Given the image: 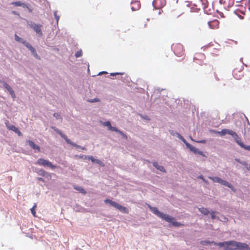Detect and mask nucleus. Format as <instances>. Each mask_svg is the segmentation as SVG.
Instances as JSON below:
<instances>
[{
  "label": "nucleus",
  "mask_w": 250,
  "mask_h": 250,
  "mask_svg": "<svg viewBox=\"0 0 250 250\" xmlns=\"http://www.w3.org/2000/svg\"><path fill=\"white\" fill-rule=\"evenodd\" d=\"M250 250L249 246L246 243L238 242L235 241H227L225 250Z\"/></svg>",
  "instance_id": "obj_1"
},
{
  "label": "nucleus",
  "mask_w": 250,
  "mask_h": 250,
  "mask_svg": "<svg viewBox=\"0 0 250 250\" xmlns=\"http://www.w3.org/2000/svg\"><path fill=\"white\" fill-rule=\"evenodd\" d=\"M147 207L154 214L159 218L168 222L171 221L172 219L168 215L160 212L156 207H152L150 205H148Z\"/></svg>",
  "instance_id": "obj_2"
},
{
  "label": "nucleus",
  "mask_w": 250,
  "mask_h": 250,
  "mask_svg": "<svg viewBox=\"0 0 250 250\" xmlns=\"http://www.w3.org/2000/svg\"><path fill=\"white\" fill-rule=\"evenodd\" d=\"M216 133H217L219 134L221 136H225L226 134H229L234 138L235 141L237 140V138H239V136L237 135V134L233 131V130L231 129H223L220 131H214Z\"/></svg>",
  "instance_id": "obj_3"
},
{
  "label": "nucleus",
  "mask_w": 250,
  "mask_h": 250,
  "mask_svg": "<svg viewBox=\"0 0 250 250\" xmlns=\"http://www.w3.org/2000/svg\"><path fill=\"white\" fill-rule=\"evenodd\" d=\"M36 164L40 166L49 167L51 169H55L57 167L56 166L53 165L48 160L42 158L39 159Z\"/></svg>",
  "instance_id": "obj_4"
},
{
  "label": "nucleus",
  "mask_w": 250,
  "mask_h": 250,
  "mask_svg": "<svg viewBox=\"0 0 250 250\" xmlns=\"http://www.w3.org/2000/svg\"><path fill=\"white\" fill-rule=\"evenodd\" d=\"M54 130L56 132H57L58 134H59L61 135V136L62 138H63L65 140V141L67 142V143H68V144H70V145L75 146L76 148H81L82 149H85L84 147H82L80 146H79V145H77V144H76L75 143H73L70 139H69L67 138V137L65 135L63 134L61 132V131H60L58 129L54 128Z\"/></svg>",
  "instance_id": "obj_5"
},
{
  "label": "nucleus",
  "mask_w": 250,
  "mask_h": 250,
  "mask_svg": "<svg viewBox=\"0 0 250 250\" xmlns=\"http://www.w3.org/2000/svg\"><path fill=\"white\" fill-rule=\"evenodd\" d=\"M28 24L30 27L36 32V34H38L39 36H42V25L36 24L33 22H28Z\"/></svg>",
  "instance_id": "obj_6"
},
{
  "label": "nucleus",
  "mask_w": 250,
  "mask_h": 250,
  "mask_svg": "<svg viewBox=\"0 0 250 250\" xmlns=\"http://www.w3.org/2000/svg\"><path fill=\"white\" fill-rule=\"evenodd\" d=\"M184 142L186 144L187 147L194 153L199 154L204 157L206 156L204 154L203 152L200 151L198 148H196L195 147L190 145V144L186 143L185 141Z\"/></svg>",
  "instance_id": "obj_7"
},
{
  "label": "nucleus",
  "mask_w": 250,
  "mask_h": 250,
  "mask_svg": "<svg viewBox=\"0 0 250 250\" xmlns=\"http://www.w3.org/2000/svg\"><path fill=\"white\" fill-rule=\"evenodd\" d=\"M174 52L175 54L179 57L182 56L184 54L183 46L181 44H177L174 46Z\"/></svg>",
  "instance_id": "obj_8"
},
{
  "label": "nucleus",
  "mask_w": 250,
  "mask_h": 250,
  "mask_svg": "<svg viewBox=\"0 0 250 250\" xmlns=\"http://www.w3.org/2000/svg\"><path fill=\"white\" fill-rule=\"evenodd\" d=\"M220 2L226 8L232 6L234 3V0H220Z\"/></svg>",
  "instance_id": "obj_9"
},
{
  "label": "nucleus",
  "mask_w": 250,
  "mask_h": 250,
  "mask_svg": "<svg viewBox=\"0 0 250 250\" xmlns=\"http://www.w3.org/2000/svg\"><path fill=\"white\" fill-rule=\"evenodd\" d=\"M6 125L7 128L9 130L13 131L16 133H17L19 136H22V133L15 126L12 125L7 124H6Z\"/></svg>",
  "instance_id": "obj_10"
},
{
  "label": "nucleus",
  "mask_w": 250,
  "mask_h": 250,
  "mask_svg": "<svg viewBox=\"0 0 250 250\" xmlns=\"http://www.w3.org/2000/svg\"><path fill=\"white\" fill-rule=\"evenodd\" d=\"M208 25L211 29H216L219 28V22L217 20H214L208 22Z\"/></svg>",
  "instance_id": "obj_11"
},
{
  "label": "nucleus",
  "mask_w": 250,
  "mask_h": 250,
  "mask_svg": "<svg viewBox=\"0 0 250 250\" xmlns=\"http://www.w3.org/2000/svg\"><path fill=\"white\" fill-rule=\"evenodd\" d=\"M141 7L140 2L138 0L132 1L131 3V8L132 11H136Z\"/></svg>",
  "instance_id": "obj_12"
},
{
  "label": "nucleus",
  "mask_w": 250,
  "mask_h": 250,
  "mask_svg": "<svg viewBox=\"0 0 250 250\" xmlns=\"http://www.w3.org/2000/svg\"><path fill=\"white\" fill-rule=\"evenodd\" d=\"M3 86L9 92L12 98L15 99L16 98V95L14 91L13 90L11 87L9 85H8L6 83H3Z\"/></svg>",
  "instance_id": "obj_13"
},
{
  "label": "nucleus",
  "mask_w": 250,
  "mask_h": 250,
  "mask_svg": "<svg viewBox=\"0 0 250 250\" xmlns=\"http://www.w3.org/2000/svg\"><path fill=\"white\" fill-rule=\"evenodd\" d=\"M103 125L104 126H107L108 127V129L112 131H118V129L116 127L112 126L110 122L107 121L103 123Z\"/></svg>",
  "instance_id": "obj_14"
},
{
  "label": "nucleus",
  "mask_w": 250,
  "mask_h": 250,
  "mask_svg": "<svg viewBox=\"0 0 250 250\" xmlns=\"http://www.w3.org/2000/svg\"><path fill=\"white\" fill-rule=\"evenodd\" d=\"M28 143L29 146L33 149L37 150L38 151H40V147L39 146L36 145L32 141L27 140L26 141Z\"/></svg>",
  "instance_id": "obj_15"
},
{
  "label": "nucleus",
  "mask_w": 250,
  "mask_h": 250,
  "mask_svg": "<svg viewBox=\"0 0 250 250\" xmlns=\"http://www.w3.org/2000/svg\"><path fill=\"white\" fill-rule=\"evenodd\" d=\"M115 208L119 209L120 211L125 213H128V210L127 208L124 206H121L119 204L117 203Z\"/></svg>",
  "instance_id": "obj_16"
},
{
  "label": "nucleus",
  "mask_w": 250,
  "mask_h": 250,
  "mask_svg": "<svg viewBox=\"0 0 250 250\" xmlns=\"http://www.w3.org/2000/svg\"><path fill=\"white\" fill-rule=\"evenodd\" d=\"M12 4L16 6H21L23 8H27L30 11H31L30 9H29L28 6V5L24 3L21 2V1H16L13 2Z\"/></svg>",
  "instance_id": "obj_17"
},
{
  "label": "nucleus",
  "mask_w": 250,
  "mask_h": 250,
  "mask_svg": "<svg viewBox=\"0 0 250 250\" xmlns=\"http://www.w3.org/2000/svg\"><path fill=\"white\" fill-rule=\"evenodd\" d=\"M241 147L244 148L246 150L250 151V146H247L244 145L242 142L240 141L239 138H237L235 141Z\"/></svg>",
  "instance_id": "obj_18"
},
{
  "label": "nucleus",
  "mask_w": 250,
  "mask_h": 250,
  "mask_svg": "<svg viewBox=\"0 0 250 250\" xmlns=\"http://www.w3.org/2000/svg\"><path fill=\"white\" fill-rule=\"evenodd\" d=\"M199 3L201 4V8L204 10H206L208 6V2L207 0H200L199 1Z\"/></svg>",
  "instance_id": "obj_19"
},
{
  "label": "nucleus",
  "mask_w": 250,
  "mask_h": 250,
  "mask_svg": "<svg viewBox=\"0 0 250 250\" xmlns=\"http://www.w3.org/2000/svg\"><path fill=\"white\" fill-rule=\"evenodd\" d=\"M88 159L90 160L93 163H96L102 166H104V164L103 163L102 161H101L99 159H95L93 156L89 157Z\"/></svg>",
  "instance_id": "obj_20"
},
{
  "label": "nucleus",
  "mask_w": 250,
  "mask_h": 250,
  "mask_svg": "<svg viewBox=\"0 0 250 250\" xmlns=\"http://www.w3.org/2000/svg\"><path fill=\"white\" fill-rule=\"evenodd\" d=\"M237 71L236 70H234L233 71V75L235 79L239 80L243 76V75L242 71L238 72L239 73V75H237Z\"/></svg>",
  "instance_id": "obj_21"
},
{
  "label": "nucleus",
  "mask_w": 250,
  "mask_h": 250,
  "mask_svg": "<svg viewBox=\"0 0 250 250\" xmlns=\"http://www.w3.org/2000/svg\"><path fill=\"white\" fill-rule=\"evenodd\" d=\"M220 184H221L222 185H224V186L229 187V188H231L232 190L233 189V187L232 185L229 183L227 181L223 180L222 179L221 180V182H220Z\"/></svg>",
  "instance_id": "obj_22"
},
{
  "label": "nucleus",
  "mask_w": 250,
  "mask_h": 250,
  "mask_svg": "<svg viewBox=\"0 0 250 250\" xmlns=\"http://www.w3.org/2000/svg\"><path fill=\"white\" fill-rule=\"evenodd\" d=\"M198 209L201 213L203 214L204 215H207L210 213V211L208 210V209L202 207L199 208Z\"/></svg>",
  "instance_id": "obj_23"
},
{
  "label": "nucleus",
  "mask_w": 250,
  "mask_h": 250,
  "mask_svg": "<svg viewBox=\"0 0 250 250\" xmlns=\"http://www.w3.org/2000/svg\"><path fill=\"white\" fill-rule=\"evenodd\" d=\"M153 166L155 167L157 169L163 172L165 171L164 167L162 166L159 165L157 162H153Z\"/></svg>",
  "instance_id": "obj_24"
},
{
  "label": "nucleus",
  "mask_w": 250,
  "mask_h": 250,
  "mask_svg": "<svg viewBox=\"0 0 250 250\" xmlns=\"http://www.w3.org/2000/svg\"><path fill=\"white\" fill-rule=\"evenodd\" d=\"M104 203H106V204H110L111 206L115 208L117 203L114 202V201H113L109 199H106L104 201Z\"/></svg>",
  "instance_id": "obj_25"
},
{
  "label": "nucleus",
  "mask_w": 250,
  "mask_h": 250,
  "mask_svg": "<svg viewBox=\"0 0 250 250\" xmlns=\"http://www.w3.org/2000/svg\"><path fill=\"white\" fill-rule=\"evenodd\" d=\"M74 188L77 190L79 191L80 193L85 194L86 193V191L83 188L78 186H74Z\"/></svg>",
  "instance_id": "obj_26"
},
{
  "label": "nucleus",
  "mask_w": 250,
  "mask_h": 250,
  "mask_svg": "<svg viewBox=\"0 0 250 250\" xmlns=\"http://www.w3.org/2000/svg\"><path fill=\"white\" fill-rule=\"evenodd\" d=\"M215 245H217L220 247H223L224 250H225V248H226V245L227 244V241L224 242H219V243H213Z\"/></svg>",
  "instance_id": "obj_27"
},
{
  "label": "nucleus",
  "mask_w": 250,
  "mask_h": 250,
  "mask_svg": "<svg viewBox=\"0 0 250 250\" xmlns=\"http://www.w3.org/2000/svg\"><path fill=\"white\" fill-rule=\"evenodd\" d=\"M209 178L211 179L213 182L218 183H220L221 180V178L218 177H209Z\"/></svg>",
  "instance_id": "obj_28"
},
{
  "label": "nucleus",
  "mask_w": 250,
  "mask_h": 250,
  "mask_svg": "<svg viewBox=\"0 0 250 250\" xmlns=\"http://www.w3.org/2000/svg\"><path fill=\"white\" fill-rule=\"evenodd\" d=\"M15 39L17 42H21L22 43H23V42H25V40L19 37L17 34L15 35Z\"/></svg>",
  "instance_id": "obj_29"
},
{
  "label": "nucleus",
  "mask_w": 250,
  "mask_h": 250,
  "mask_svg": "<svg viewBox=\"0 0 250 250\" xmlns=\"http://www.w3.org/2000/svg\"><path fill=\"white\" fill-rule=\"evenodd\" d=\"M36 207H37V204H35L33 206V207L30 209L32 214H33V215L34 217L36 216V211H35V209H36Z\"/></svg>",
  "instance_id": "obj_30"
},
{
  "label": "nucleus",
  "mask_w": 250,
  "mask_h": 250,
  "mask_svg": "<svg viewBox=\"0 0 250 250\" xmlns=\"http://www.w3.org/2000/svg\"><path fill=\"white\" fill-rule=\"evenodd\" d=\"M213 243H214L213 241L210 242V241H209L208 240L201 241L200 242L201 244H202L203 245H207L208 244H210Z\"/></svg>",
  "instance_id": "obj_31"
},
{
  "label": "nucleus",
  "mask_w": 250,
  "mask_h": 250,
  "mask_svg": "<svg viewBox=\"0 0 250 250\" xmlns=\"http://www.w3.org/2000/svg\"><path fill=\"white\" fill-rule=\"evenodd\" d=\"M39 174L42 176H45L47 173L43 169H41L39 171Z\"/></svg>",
  "instance_id": "obj_32"
},
{
  "label": "nucleus",
  "mask_w": 250,
  "mask_h": 250,
  "mask_svg": "<svg viewBox=\"0 0 250 250\" xmlns=\"http://www.w3.org/2000/svg\"><path fill=\"white\" fill-rule=\"evenodd\" d=\"M243 165L245 166L248 170H250V164L249 165L246 162H240Z\"/></svg>",
  "instance_id": "obj_33"
},
{
  "label": "nucleus",
  "mask_w": 250,
  "mask_h": 250,
  "mask_svg": "<svg viewBox=\"0 0 250 250\" xmlns=\"http://www.w3.org/2000/svg\"><path fill=\"white\" fill-rule=\"evenodd\" d=\"M29 50L30 49V48H31L32 46L28 42H27L26 41H25V42H23V43Z\"/></svg>",
  "instance_id": "obj_34"
},
{
  "label": "nucleus",
  "mask_w": 250,
  "mask_h": 250,
  "mask_svg": "<svg viewBox=\"0 0 250 250\" xmlns=\"http://www.w3.org/2000/svg\"><path fill=\"white\" fill-rule=\"evenodd\" d=\"M54 15L55 17V18L56 19L57 21V22L58 23L59 21V20L60 19V16L57 14V11H55L54 12Z\"/></svg>",
  "instance_id": "obj_35"
},
{
  "label": "nucleus",
  "mask_w": 250,
  "mask_h": 250,
  "mask_svg": "<svg viewBox=\"0 0 250 250\" xmlns=\"http://www.w3.org/2000/svg\"><path fill=\"white\" fill-rule=\"evenodd\" d=\"M116 132L120 133L122 136V137L123 138H124L125 139H127V136L125 133H124L122 131H121L118 129V131H117Z\"/></svg>",
  "instance_id": "obj_36"
},
{
  "label": "nucleus",
  "mask_w": 250,
  "mask_h": 250,
  "mask_svg": "<svg viewBox=\"0 0 250 250\" xmlns=\"http://www.w3.org/2000/svg\"><path fill=\"white\" fill-rule=\"evenodd\" d=\"M234 12L240 18V19H243L244 17L239 14V13H240V10L237 9V10H235Z\"/></svg>",
  "instance_id": "obj_37"
},
{
  "label": "nucleus",
  "mask_w": 250,
  "mask_h": 250,
  "mask_svg": "<svg viewBox=\"0 0 250 250\" xmlns=\"http://www.w3.org/2000/svg\"><path fill=\"white\" fill-rule=\"evenodd\" d=\"M82 55V51H77L75 54V56L77 58L80 57Z\"/></svg>",
  "instance_id": "obj_38"
},
{
  "label": "nucleus",
  "mask_w": 250,
  "mask_h": 250,
  "mask_svg": "<svg viewBox=\"0 0 250 250\" xmlns=\"http://www.w3.org/2000/svg\"><path fill=\"white\" fill-rule=\"evenodd\" d=\"M124 73H111L110 76H116L117 75H123Z\"/></svg>",
  "instance_id": "obj_39"
},
{
  "label": "nucleus",
  "mask_w": 250,
  "mask_h": 250,
  "mask_svg": "<svg viewBox=\"0 0 250 250\" xmlns=\"http://www.w3.org/2000/svg\"><path fill=\"white\" fill-rule=\"evenodd\" d=\"M214 213L215 212L214 211H212L211 213H210V214H211V217L212 219H214L215 218H216V216L214 214Z\"/></svg>",
  "instance_id": "obj_40"
},
{
  "label": "nucleus",
  "mask_w": 250,
  "mask_h": 250,
  "mask_svg": "<svg viewBox=\"0 0 250 250\" xmlns=\"http://www.w3.org/2000/svg\"><path fill=\"white\" fill-rule=\"evenodd\" d=\"M29 50L31 51L32 54H33V53H34L36 52L35 49L33 46L31 48H30Z\"/></svg>",
  "instance_id": "obj_41"
},
{
  "label": "nucleus",
  "mask_w": 250,
  "mask_h": 250,
  "mask_svg": "<svg viewBox=\"0 0 250 250\" xmlns=\"http://www.w3.org/2000/svg\"><path fill=\"white\" fill-rule=\"evenodd\" d=\"M173 226H180V224L177 223V222L174 221V220L173 219Z\"/></svg>",
  "instance_id": "obj_42"
},
{
  "label": "nucleus",
  "mask_w": 250,
  "mask_h": 250,
  "mask_svg": "<svg viewBox=\"0 0 250 250\" xmlns=\"http://www.w3.org/2000/svg\"><path fill=\"white\" fill-rule=\"evenodd\" d=\"M33 56L37 59H40V57L38 56V54L37 53V52H36L35 53H33Z\"/></svg>",
  "instance_id": "obj_43"
},
{
  "label": "nucleus",
  "mask_w": 250,
  "mask_h": 250,
  "mask_svg": "<svg viewBox=\"0 0 250 250\" xmlns=\"http://www.w3.org/2000/svg\"><path fill=\"white\" fill-rule=\"evenodd\" d=\"M99 101H100L99 99L95 98V99H94L93 100H92V101H91L90 102L93 103V102H99Z\"/></svg>",
  "instance_id": "obj_44"
},
{
  "label": "nucleus",
  "mask_w": 250,
  "mask_h": 250,
  "mask_svg": "<svg viewBox=\"0 0 250 250\" xmlns=\"http://www.w3.org/2000/svg\"><path fill=\"white\" fill-rule=\"evenodd\" d=\"M54 116L57 118H58L60 117V115L58 113H54Z\"/></svg>",
  "instance_id": "obj_45"
},
{
  "label": "nucleus",
  "mask_w": 250,
  "mask_h": 250,
  "mask_svg": "<svg viewBox=\"0 0 250 250\" xmlns=\"http://www.w3.org/2000/svg\"><path fill=\"white\" fill-rule=\"evenodd\" d=\"M103 74H107V72H106L105 71H102V72H100L98 74V75H101Z\"/></svg>",
  "instance_id": "obj_46"
},
{
  "label": "nucleus",
  "mask_w": 250,
  "mask_h": 250,
  "mask_svg": "<svg viewBox=\"0 0 250 250\" xmlns=\"http://www.w3.org/2000/svg\"><path fill=\"white\" fill-rule=\"evenodd\" d=\"M38 180L39 181H42V182H44V179L42 178L39 177V178H38Z\"/></svg>",
  "instance_id": "obj_47"
},
{
  "label": "nucleus",
  "mask_w": 250,
  "mask_h": 250,
  "mask_svg": "<svg viewBox=\"0 0 250 250\" xmlns=\"http://www.w3.org/2000/svg\"><path fill=\"white\" fill-rule=\"evenodd\" d=\"M199 143H205L206 142V141L205 140H202V141H199Z\"/></svg>",
  "instance_id": "obj_48"
},
{
  "label": "nucleus",
  "mask_w": 250,
  "mask_h": 250,
  "mask_svg": "<svg viewBox=\"0 0 250 250\" xmlns=\"http://www.w3.org/2000/svg\"><path fill=\"white\" fill-rule=\"evenodd\" d=\"M219 15H220V16H221V17H224V15H223V13H219Z\"/></svg>",
  "instance_id": "obj_49"
},
{
  "label": "nucleus",
  "mask_w": 250,
  "mask_h": 250,
  "mask_svg": "<svg viewBox=\"0 0 250 250\" xmlns=\"http://www.w3.org/2000/svg\"><path fill=\"white\" fill-rule=\"evenodd\" d=\"M201 178L203 179V180L205 182H206V183H207V181H206V180H205V179H203L202 177H201Z\"/></svg>",
  "instance_id": "obj_50"
},
{
  "label": "nucleus",
  "mask_w": 250,
  "mask_h": 250,
  "mask_svg": "<svg viewBox=\"0 0 250 250\" xmlns=\"http://www.w3.org/2000/svg\"><path fill=\"white\" fill-rule=\"evenodd\" d=\"M246 119H247V120L248 121V124H249V121H248V118L247 117H246Z\"/></svg>",
  "instance_id": "obj_51"
},
{
  "label": "nucleus",
  "mask_w": 250,
  "mask_h": 250,
  "mask_svg": "<svg viewBox=\"0 0 250 250\" xmlns=\"http://www.w3.org/2000/svg\"><path fill=\"white\" fill-rule=\"evenodd\" d=\"M243 15H245V13L244 12H241Z\"/></svg>",
  "instance_id": "obj_52"
},
{
  "label": "nucleus",
  "mask_w": 250,
  "mask_h": 250,
  "mask_svg": "<svg viewBox=\"0 0 250 250\" xmlns=\"http://www.w3.org/2000/svg\"><path fill=\"white\" fill-rule=\"evenodd\" d=\"M178 2V0H176V2Z\"/></svg>",
  "instance_id": "obj_53"
}]
</instances>
